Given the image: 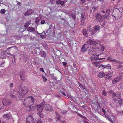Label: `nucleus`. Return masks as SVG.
<instances>
[{
  "mask_svg": "<svg viewBox=\"0 0 123 123\" xmlns=\"http://www.w3.org/2000/svg\"><path fill=\"white\" fill-rule=\"evenodd\" d=\"M34 98L33 97H29L24 100L23 104L24 106L27 107L30 106L31 105H32L34 103Z\"/></svg>",
  "mask_w": 123,
  "mask_h": 123,
  "instance_id": "1",
  "label": "nucleus"
},
{
  "mask_svg": "<svg viewBox=\"0 0 123 123\" xmlns=\"http://www.w3.org/2000/svg\"><path fill=\"white\" fill-rule=\"evenodd\" d=\"M19 95L21 96L22 97L24 96L28 92L27 89L24 86H19Z\"/></svg>",
  "mask_w": 123,
  "mask_h": 123,
  "instance_id": "2",
  "label": "nucleus"
},
{
  "mask_svg": "<svg viewBox=\"0 0 123 123\" xmlns=\"http://www.w3.org/2000/svg\"><path fill=\"white\" fill-rule=\"evenodd\" d=\"M35 120L33 115H30L28 116L26 119V123H34Z\"/></svg>",
  "mask_w": 123,
  "mask_h": 123,
  "instance_id": "3",
  "label": "nucleus"
},
{
  "mask_svg": "<svg viewBox=\"0 0 123 123\" xmlns=\"http://www.w3.org/2000/svg\"><path fill=\"white\" fill-rule=\"evenodd\" d=\"M104 49V46L103 45H102L99 48L95 49V52H96V53H97L98 55H99V56L103 53Z\"/></svg>",
  "mask_w": 123,
  "mask_h": 123,
  "instance_id": "4",
  "label": "nucleus"
},
{
  "mask_svg": "<svg viewBox=\"0 0 123 123\" xmlns=\"http://www.w3.org/2000/svg\"><path fill=\"white\" fill-rule=\"evenodd\" d=\"M100 29V26L98 25H96L93 28L92 31V35L95 34L96 32H99Z\"/></svg>",
  "mask_w": 123,
  "mask_h": 123,
  "instance_id": "5",
  "label": "nucleus"
},
{
  "mask_svg": "<svg viewBox=\"0 0 123 123\" xmlns=\"http://www.w3.org/2000/svg\"><path fill=\"white\" fill-rule=\"evenodd\" d=\"M120 97H119L118 96L117 97V98H117V99H114L113 100V101L111 103V105H112L113 104V103L114 102H115V103L116 102V103H118L119 104L121 105L123 103V100L121 98H120Z\"/></svg>",
  "mask_w": 123,
  "mask_h": 123,
  "instance_id": "6",
  "label": "nucleus"
},
{
  "mask_svg": "<svg viewBox=\"0 0 123 123\" xmlns=\"http://www.w3.org/2000/svg\"><path fill=\"white\" fill-rule=\"evenodd\" d=\"M105 58V57L101 58L97 53H95L91 56L90 59L91 60L94 61V60L103 59Z\"/></svg>",
  "mask_w": 123,
  "mask_h": 123,
  "instance_id": "7",
  "label": "nucleus"
},
{
  "mask_svg": "<svg viewBox=\"0 0 123 123\" xmlns=\"http://www.w3.org/2000/svg\"><path fill=\"white\" fill-rule=\"evenodd\" d=\"M45 104V102H43L40 104L37 105H36V107H37V110L39 112H41L43 110L42 107Z\"/></svg>",
  "mask_w": 123,
  "mask_h": 123,
  "instance_id": "8",
  "label": "nucleus"
},
{
  "mask_svg": "<svg viewBox=\"0 0 123 123\" xmlns=\"http://www.w3.org/2000/svg\"><path fill=\"white\" fill-rule=\"evenodd\" d=\"M43 108L44 110L49 111H52L53 110L52 106L48 104L45 105L44 106Z\"/></svg>",
  "mask_w": 123,
  "mask_h": 123,
  "instance_id": "9",
  "label": "nucleus"
},
{
  "mask_svg": "<svg viewBox=\"0 0 123 123\" xmlns=\"http://www.w3.org/2000/svg\"><path fill=\"white\" fill-rule=\"evenodd\" d=\"M122 79L121 76L117 77L113 79L112 81V83L113 84H114L118 82H119Z\"/></svg>",
  "mask_w": 123,
  "mask_h": 123,
  "instance_id": "10",
  "label": "nucleus"
},
{
  "mask_svg": "<svg viewBox=\"0 0 123 123\" xmlns=\"http://www.w3.org/2000/svg\"><path fill=\"white\" fill-rule=\"evenodd\" d=\"M88 43H89V45L90 44L91 45H95L98 43L99 42V41L96 40H93L91 39H89L87 41Z\"/></svg>",
  "mask_w": 123,
  "mask_h": 123,
  "instance_id": "11",
  "label": "nucleus"
},
{
  "mask_svg": "<svg viewBox=\"0 0 123 123\" xmlns=\"http://www.w3.org/2000/svg\"><path fill=\"white\" fill-rule=\"evenodd\" d=\"M108 92L111 94L113 95V96L115 97V98H117V96L119 97H121V94L120 92L117 93V94H116L113 91L111 90L109 91Z\"/></svg>",
  "mask_w": 123,
  "mask_h": 123,
  "instance_id": "12",
  "label": "nucleus"
},
{
  "mask_svg": "<svg viewBox=\"0 0 123 123\" xmlns=\"http://www.w3.org/2000/svg\"><path fill=\"white\" fill-rule=\"evenodd\" d=\"M95 49L94 46L91 47L88 50V53L89 54H92L95 53Z\"/></svg>",
  "mask_w": 123,
  "mask_h": 123,
  "instance_id": "13",
  "label": "nucleus"
},
{
  "mask_svg": "<svg viewBox=\"0 0 123 123\" xmlns=\"http://www.w3.org/2000/svg\"><path fill=\"white\" fill-rule=\"evenodd\" d=\"M26 109L27 111H34L36 109V107L34 106H32V105H31L30 106L27 107Z\"/></svg>",
  "mask_w": 123,
  "mask_h": 123,
  "instance_id": "14",
  "label": "nucleus"
},
{
  "mask_svg": "<svg viewBox=\"0 0 123 123\" xmlns=\"http://www.w3.org/2000/svg\"><path fill=\"white\" fill-rule=\"evenodd\" d=\"M88 43L84 45L83 46L81 49V51L82 52H84L86 51L88 48Z\"/></svg>",
  "mask_w": 123,
  "mask_h": 123,
  "instance_id": "15",
  "label": "nucleus"
},
{
  "mask_svg": "<svg viewBox=\"0 0 123 123\" xmlns=\"http://www.w3.org/2000/svg\"><path fill=\"white\" fill-rule=\"evenodd\" d=\"M2 103L3 104V106H6L10 104L11 102L8 100L4 99L3 100Z\"/></svg>",
  "mask_w": 123,
  "mask_h": 123,
  "instance_id": "16",
  "label": "nucleus"
},
{
  "mask_svg": "<svg viewBox=\"0 0 123 123\" xmlns=\"http://www.w3.org/2000/svg\"><path fill=\"white\" fill-rule=\"evenodd\" d=\"M107 60L112 63L115 62L117 63H119V61L116 60L115 59H112L110 57H109Z\"/></svg>",
  "mask_w": 123,
  "mask_h": 123,
  "instance_id": "17",
  "label": "nucleus"
},
{
  "mask_svg": "<svg viewBox=\"0 0 123 123\" xmlns=\"http://www.w3.org/2000/svg\"><path fill=\"white\" fill-rule=\"evenodd\" d=\"M101 67H103V69H104V68H107L108 69H111V67L110 65L108 64L105 65H104L101 64L100 65L99 67V68H100Z\"/></svg>",
  "mask_w": 123,
  "mask_h": 123,
  "instance_id": "18",
  "label": "nucleus"
},
{
  "mask_svg": "<svg viewBox=\"0 0 123 123\" xmlns=\"http://www.w3.org/2000/svg\"><path fill=\"white\" fill-rule=\"evenodd\" d=\"M112 76V73L110 72H109L106 74L105 76V79L106 80H107L110 79Z\"/></svg>",
  "mask_w": 123,
  "mask_h": 123,
  "instance_id": "19",
  "label": "nucleus"
},
{
  "mask_svg": "<svg viewBox=\"0 0 123 123\" xmlns=\"http://www.w3.org/2000/svg\"><path fill=\"white\" fill-rule=\"evenodd\" d=\"M97 19L98 21H101L102 20V17L100 14L96 15V16Z\"/></svg>",
  "mask_w": 123,
  "mask_h": 123,
  "instance_id": "20",
  "label": "nucleus"
},
{
  "mask_svg": "<svg viewBox=\"0 0 123 123\" xmlns=\"http://www.w3.org/2000/svg\"><path fill=\"white\" fill-rule=\"evenodd\" d=\"M20 76L21 79L22 80H24L25 78V74L22 72H21L20 73Z\"/></svg>",
  "mask_w": 123,
  "mask_h": 123,
  "instance_id": "21",
  "label": "nucleus"
},
{
  "mask_svg": "<svg viewBox=\"0 0 123 123\" xmlns=\"http://www.w3.org/2000/svg\"><path fill=\"white\" fill-rule=\"evenodd\" d=\"M83 34L86 37L88 36V34L86 30L85 29H83L82 30Z\"/></svg>",
  "mask_w": 123,
  "mask_h": 123,
  "instance_id": "22",
  "label": "nucleus"
},
{
  "mask_svg": "<svg viewBox=\"0 0 123 123\" xmlns=\"http://www.w3.org/2000/svg\"><path fill=\"white\" fill-rule=\"evenodd\" d=\"M27 30L30 32H34L35 31V29L34 28L32 27H29L27 29Z\"/></svg>",
  "mask_w": 123,
  "mask_h": 123,
  "instance_id": "23",
  "label": "nucleus"
},
{
  "mask_svg": "<svg viewBox=\"0 0 123 123\" xmlns=\"http://www.w3.org/2000/svg\"><path fill=\"white\" fill-rule=\"evenodd\" d=\"M98 75L99 77L101 78L105 76V74L103 72H100L99 73Z\"/></svg>",
  "mask_w": 123,
  "mask_h": 123,
  "instance_id": "24",
  "label": "nucleus"
},
{
  "mask_svg": "<svg viewBox=\"0 0 123 123\" xmlns=\"http://www.w3.org/2000/svg\"><path fill=\"white\" fill-rule=\"evenodd\" d=\"M41 56L43 57H44L46 56V54L44 51H41L40 53Z\"/></svg>",
  "mask_w": 123,
  "mask_h": 123,
  "instance_id": "25",
  "label": "nucleus"
},
{
  "mask_svg": "<svg viewBox=\"0 0 123 123\" xmlns=\"http://www.w3.org/2000/svg\"><path fill=\"white\" fill-rule=\"evenodd\" d=\"M31 24V22L30 21H28L26 22L25 23L24 25V27L25 28H27V27Z\"/></svg>",
  "mask_w": 123,
  "mask_h": 123,
  "instance_id": "26",
  "label": "nucleus"
},
{
  "mask_svg": "<svg viewBox=\"0 0 123 123\" xmlns=\"http://www.w3.org/2000/svg\"><path fill=\"white\" fill-rule=\"evenodd\" d=\"M3 118L7 119H9L10 118V116L8 114H4L3 116Z\"/></svg>",
  "mask_w": 123,
  "mask_h": 123,
  "instance_id": "27",
  "label": "nucleus"
},
{
  "mask_svg": "<svg viewBox=\"0 0 123 123\" xmlns=\"http://www.w3.org/2000/svg\"><path fill=\"white\" fill-rule=\"evenodd\" d=\"M111 11L109 9H106V14L108 16H110Z\"/></svg>",
  "mask_w": 123,
  "mask_h": 123,
  "instance_id": "28",
  "label": "nucleus"
},
{
  "mask_svg": "<svg viewBox=\"0 0 123 123\" xmlns=\"http://www.w3.org/2000/svg\"><path fill=\"white\" fill-rule=\"evenodd\" d=\"M93 64L95 66H98L99 64L100 63V62H93Z\"/></svg>",
  "mask_w": 123,
  "mask_h": 123,
  "instance_id": "29",
  "label": "nucleus"
},
{
  "mask_svg": "<svg viewBox=\"0 0 123 123\" xmlns=\"http://www.w3.org/2000/svg\"><path fill=\"white\" fill-rule=\"evenodd\" d=\"M116 112L118 115H123V111H118L117 110L116 111Z\"/></svg>",
  "mask_w": 123,
  "mask_h": 123,
  "instance_id": "30",
  "label": "nucleus"
},
{
  "mask_svg": "<svg viewBox=\"0 0 123 123\" xmlns=\"http://www.w3.org/2000/svg\"><path fill=\"white\" fill-rule=\"evenodd\" d=\"M78 84L79 85V87L82 89L84 90L85 89V88L83 85H82L80 83H79Z\"/></svg>",
  "mask_w": 123,
  "mask_h": 123,
  "instance_id": "31",
  "label": "nucleus"
},
{
  "mask_svg": "<svg viewBox=\"0 0 123 123\" xmlns=\"http://www.w3.org/2000/svg\"><path fill=\"white\" fill-rule=\"evenodd\" d=\"M119 86L120 87H119L120 89H121L123 88V81L120 84Z\"/></svg>",
  "mask_w": 123,
  "mask_h": 123,
  "instance_id": "32",
  "label": "nucleus"
},
{
  "mask_svg": "<svg viewBox=\"0 0 123 123\" xmlns=\"http://www.w3.org/2000/svg\"><path fill=\"white\" fill-rule=\"evenodd\" d=\"M39 115L40 117L42 118L44 117V115L43 114L41 113V112H39Z\"/></svg>",
  "mask_w": 123,
  "mask_h": 123,
  "instance_id": "33",
  "label": "nucleus"
},
{
  "mask_svg": "<svg viewBox=\"0 0 123 123\" xmlns=\"http://www.w3.org/2000/svg\"><path fill=\"white\" fill-rule=\"evenodd\" d=\"M102 94L105 96H107V92L105 90H103L102 91Z\"/></svg>",
  "mask_w": 123,
  "mask_h": 123,
  "instance_id": "34",
  "label": "nucleus"
},
{
  "mask_svg": "<svg viewBox=\"0 0 123 123\" xmlns=\"http://www.w3.org/2000/svg\"><path fill=\"white\" fill-rule=\"evenodd\" d=\"M28 10L30 15L33 13L34 12V10L32 9H28Z\"/></svg>",
  "mask_w": 123,
  "mask_h": 123,
  "instance_id": "35",
  "label": "nucleus"
},
{
  "mask_svg": "<svg viewBox=\"0 0 123 123\" xmlns=\"http://www.w3.org/2000/svg\"><path fill=\"white\" fill-rule=\"evenodd\" d=\"M30 15L29 13L28 10H27V12L24 14V15L25 16H27L28 15Z\"/></svg>",
  "mask_w": 123,
  "mask_h": 123,
  "instance_id": "36",
  "label": "nucleus"
},
{
  "mask_svg": "<svg viewBox=\"0 0 123 123\" xmlns=\"http://www.w3.org/2000/svg\"><path fill=\"white\" fill-rule=\"evenodd\" d=\"M5 10L4 9H2L0 12L2 14H4L5 12Z\"/></svg>",
  "mask_w": 123,
  "mask_h": 123,
  "instance_id": "37",
  "label": "nucleus"
},
{
  "mask_svg": "<svg viewBox=\"0 0 123 123\" xmlns=\"http://www.w3.org/2000/svg\"><path fill=\"white\" fill-rule=\"evenodd\" d=\"M43 78V81L44 82H46L47 81V79L44 75H43L42 76Z\"/></svg>",
  "mask_w": 123,
  "mask_h": 123,
  "instance_id": "38",
  "label": "nucleus"
},
{
  "mask_svg": "<svg viewBox=\"0 0 123 123\" xmlns=\"http://www.w3.org/2000/svg\"><path fill=\"white\" fill-rule=\"evenodd\" d=\"M3 106V105L2 102H0V109Z\"/></svg>",
  "mask_w": 123,
  "mask_h": 123,
  "instance_id": "39",
  "label": "nucleus"
},
{
  "mask_svg": "<svg viewBox=\"0 0 123 123\" xmlns=\"http://www.w3.org/2000/svg\"><path fill=\"white\" fill-rule=\"evenodd\" d=\"M76 113L80 117L82 118H84V116L78 113L77 112H76Z\"/></svg>",
  "mask_w": 123,
  "mask_h": 123,
  "instance_id": "40",
  "label": "nucleus"
},
{
  "mask_svg": "<svg viewBox=\"0 0 123 123\" xmlns=\"http://www.w3.org/2000/svg\"><path fill=\"white\" fill-rule=\"evenodd\" d=\"M56 115H57V119L58 120H59L60 119V115L59 114H58V113H56Z\"/></svg>",
  "mask_w": 123,
  "mask_h": 123,
  "instance_id": "41",
  "label": "nucleus"
},
{
  "mask_svg": "<svg viewBox=\"0 0 123 123\" xmlns=\"http://www.w3.org/2000/svg\"><path fill=\"white\" fill-rule=\"evenodd\" d=\"M64 3H65V2L64 1H61V2L60 5L62 6L63 5H64Z\"/></svg>",
  "mask_w": 123,
  "mask_h": 123,
  "instance_id": "42",
  "label": "nucleus"
},
{
  "mask_svg": "<svg viewBox=\"0 0 123 123\" xmlns=\"http://www.w3.org/2000/svg\"><path fill=\"white\" fill-rule=\"evenodd\" d=\"M61 2V1L60 0H57L56 1V3L58 4H60Z\"/></svg>",
  "mask_w": 123,
  "mask_h": 123,
  "instance_id": "43",
  "label": "nucleus"
},
{
  "mask_svg": "<svg viewBox=\"0 0 123 123\" xmlns=\"http://www.w3.org/2000/svg\"><path fill=\"white\" fill-rule=\"evenodd\" d=\"M45 21L44 20H41V24H43L45 23Z\"/></svg>",
  "mask_w": 123,
  "mask_h": 123,
  "instance_id": "44",
  "label": "nucleus"
},
{
  "mask_svg": "<svg viewBox=\"0 0 123 123\" xmlns=\"http://www.w3.org/2000/svg\"><path fill=\"white\" fill-rule=\"evenodd\" d=\"M11 97L12 98H14L15 97V96L12 94L10 95Z\"/></svg>",
  "mask_w": 123,
  "mask_h": 123,
  "instance_id": "45",
  "label": "nucleus"
},
{
  "mask_svg": "<svg viewBox=\"0 0 123 123\" xmlns=\"http://www.w3.org/2000/svg\"><path fill=\"white\" fill-rule=\"evenodd\" d=\"M86 95H87V96H86V98H89L90 96V95L89 94L87 93H86V94H85Z\"/></svg>",
  "mask_w": 123,
  "mask_h": 123,
  "instance_id": "46",
  "label": "nucleus"
},
{
  "mask_svg": "<svg viewBox=\"0 0 123 123\" xmlns=\"http://www.w3.org/2000/svg\"><path fill=\"white\" fill-rule=\"evenodd\" d=\"M40 71H41V72H44V70L43 69V68H40Z\"/></svg>",
  "mask_w": 123,
  "mask_h": 123,
  "instance_id": "47",
  "label": "nucleus"
},
{
  "mask_svg": "<svg viewBox=\"0 0 123 123\" xmlns=\"http://www.w3.org/2000/svg\"><path fill=\"white\" fill-rule=\"evenodd\" d=\"M123 67L121 65H119L118 67V68H122Z\"/></svg>",
  "mask_w": 123,
  "mask_h": 123,
  "instance_id": "48",
  "label": "nucleus"
},
{
  "mask_svg": "<svg viewBox=\"0 0 123 123\" xmlns=\"http://www.w3.org/2000/svg\"><path fill=\"white\" fill-rule=\"evenodd\" d=\"M8 54L9 55L12 56H13L14 57V58L15 57V56L14 55H12L11 53H8Z\"/></svg>",
  "mask_w": 123,
  "mask_h": 123,
  "instance_id": "49",
  "label": "nucleus"
},
{
  "mask_svg": "<svg viewBox=\"0 0 123 123\" xmlns=\"http://www.w3.org/2000/svg\"><path fill=\"white\" fill-rule=\"evenodd\" d=\"M36 123H43L42 121H40L39 120L37 121Z\"/></svg>",
  "mask_w": 123,
  "mask_h": 123,
  "instance_id": "50",
  "label": "nucleus"
},
{
  "mask_svg": "<svg viewBox=\"0 0 123 123\" xmlns=\"http://www.w3.org/2000/svg\"><path fill=\"white\" fill-rule=\"evenodd\" d=\"M102 112H103V113H104V114H105V112H106V111H105V110L103 109H102Z\"/></svg>",
  "mask_w": 123,
  "mask_h": 123,
  "instance_id": "51",
  "label": "nucleus"
},
{
  "mask_svg": "<svg viewBox=\"0 0 123 123\" xmlns=\"http://www.w3.org/2000/svg\"><path fill=\"white\" fill-rule=\"evenodd\" d=\"M81 2L82 3H84L85 2L86 0H80Z\"/></svg>",
  "mask_w": 123,
  "mask_h": 123,
  "instance_id": "52",
  "label": "nucleus"
},
{
  "mask_svg": "<svg viewBox=\"0 0 123 123\" xmlns=\"http://www.w3.org/2000/svg\"><path fill=\"white\" fill-rule=\"evenodd\" d=\"M13 86V83H11L10 84V87H12Z\"/></svg>",
  "mask_w": 123,
  "mask_h": 123,
  "instance_id": "53",
  "label": "nucleus"
},
{
  "mask_svg": "<svg viewBox=\"0 0 123 123\" xmlns=\"http://www.w3.org/2000/svg\"><path fill=\"white\" fill-rule=\"evenodd\" d=\"M84 23V21L81 20V24L83 25Z\"/></svg>",
  "mask_w": 123,
  "mask_h": 123,
  "instance_id": "54",
  "label": "nucleus"
},
{
  "mask_svg": "<svg viewBox=\"0 0 123 123\" xmlns=\"http://www.w3.org/2000/svg\"><path fill=\"white\" fill-rule=\"evenodd\" d=\"M67 64V63L66 62H63V64L64 66H65Z\"/></svg>",
  "mask_w": 123,
  "mask_h": 123,
  "instance_id": "55",
  "label": "nucleus"
},
{
  "mask_svg": "<svg viewBox=\"0 0 123 123\" xmlns=\"http://www.w3.org/2000/svg\"><path fill=\"white\" fill-rule=\"evenodd\" d=\"M67 111L65 110H63V114H65L67 113Z\"/></svg>",
  "mask_w": 123,
  "mask_h": 123,
  "instance_id": "56",
  "label": "nucleus"
},
{
  "mask_svg": "<svg viewBox=\"0 0 123 123\" xmlns=\"http://www.w3.org/2000/svg\"><path fill=\"white\" fill-rule=\"evenodd\" d=\"M61 92L62 93L63 95H64L65 96H66V94H65V93H64V92Z\"/></svg>",
  "mask_w": 123,
  "mask_h": 123,
  "instance_id": "57",
  "label": "nucleus"
},
{
  "mask_svg": "<svg viewBox=\"0 0 123 123\" xmlns=\"http://www.w3.org/2000/svg\"><path fill=\"white\" fill-rule=\"evenodd\" d=\"M4 63L3 62L0 65V67L2 66V67H3V66H2V65H3V64H4Z\"/></svg>",
  "mask_w": 123,
  "mask_h": 123,
  "instance_id": "58",
  "label": "nucleus"
},
{
  "mask_svg": "<svg viewBox=\"0 0 123 123\" xmlns=\"http://www.w3.org/2000/svg\"><path fill=\"white\" fill-rule=\"evenodd\" d=\"M40 36L42 37V38H43V34L42 33H40Z\"/></svg>",
  "mask_w": 123,
  "mask_h": 123,
  "instance_id": "59",
  "label": "nucleus"
},
{
  "mask_svg": "<svg viewBox=\"0 0 123 123\" xmlns=\"http://www.w3.org/2000/svg\"><path fill=\"white\" fill-rule=\"evenodd\" d=\"M98 0L101 2H103L104 1V0Z\"/></svg>",
  "mask_w": 123,
  "mask_h": 123,
  "instance_id": "60",
  "label": "nucleus"
},
{
  "mask_svg": "<svg viewBox=\"0 0 123 123\" xmlns=\"http://www.w3.org/2000/svg\"><path fill=\"white\" fill-rule=\"evenodd\" d=\"M105 117L106 118V119H108V117L107 116L105 115Z\"/></svg>",
  "mask_w": 123,
  "mask_h": 123,
  "instance_id": "61",
  "label": "nucleus"
},
{
  "mask_svg": "<svg viewBox=\"0 0 123 123\" xmlns=\"http://www.w3.org/2000/svg\"><path fill=\"white\" fill-rule=\"evenodd\" d=\"M85 19V18H81V20L84 21Z\"/></svg>",
  "mask_w": 123,
  "mask_h": 123,
  "instance_id": "62",
  "label": "nucleus"
},
{
  "mask_svg": "<svg viewBox=\"0 0 123 123\" xmlns=\"http://www.w3.org/2000/svg\"><path fill=\"white\" fill-rule=\"evenodd\" d=\"M0 123H5V122L4 121H3L1 122V120H0Z\"/></svg>",
  "mask_w": 123,
  "mask_h": 123,
  "instance_id": "63",
  "label": "nucleus"
},
{
  "mask_svg": "<svg viewBox=\"0 0 123 123\" xmlns=\"http://www.w3.org/2000/svg\"><path fill=\"white\" fill-rule=\"evenodd\" d=\"M81 16H82V17H81V18H85L84 17V16H83V15L82 14L81 15Z\"/></svg>",
  "mask_w": 123,
  "mask_h": 123,
  "instance_id": "64",
  "label": "nucleus"
}]
</instances>
